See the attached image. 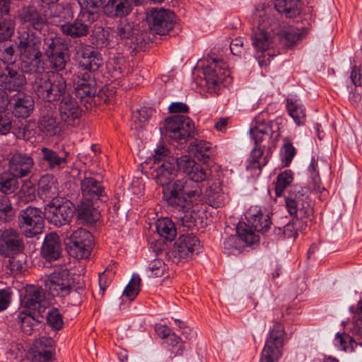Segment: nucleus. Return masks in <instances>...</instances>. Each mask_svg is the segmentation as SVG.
Returning <instances> with one entry per match:
<instances>
[{"mask_svg":"<svg viewBox=\"0 0 362 362\" xmlns=\"http://www.w3.org/2000/svg\"><path fill=\"white\" fill-rule=\"evenodd\" d=\"M11 299V293L8 290H0V312L6 310Z\"/></svg>","mask_w":362,"mask_h":362,"instance_id":"obj_61","label":"nucleus"},{"mask_svg":"<svg viewBox=\"0 0 362 362\" xmlns=\"http://www.w3.org/2000/svg\"><path fill=\"white\" fill-rule=\"evenodd\" d=\"M84 287L79 286L73 290L71 286L70 293H68V303L72 305H79L82 301V296H83Z\"/></svg>","mask_w":362,"mask_h":362,"instance_id":"obj_57","label":"nucleus"},{"mask_svg":"<svg viewBox=\"0 0 362 362\" xmlns=\"http://www.w3.org/2000/svg\"><path fill=\"white\" fill-rule=\"evenodd\" d=\"M80 192L85 200H102L106 197L103 178L93 172L83 173L80 182Z\"/></svg>","mask_w":362,"mask_h":362,"instance_id":"obj_17","label":"nucleus"},{"mask_svg":"<svg viewBox=\"0 0 362 362\" xmlns=\"http://www.w3.org/2000/svg\"><path fill=\"white\" fill-rule=\"evenodd\" d=\"M146 22L153 33L164 35L174 27L175 16L170 10L152 9L146 16Z\"/></svg>","mask_w":362,"mask_h":362,"instance_id":"obj_16","label":"nucleus"},{"mask_svg":"<svg viewBox=\"0 0 362 362\" xmlns=\"http://www.w3.org/2000/svg\"><path fill=\"white\" fill-rule=\"evenodd\" d=\"M25 250L23 235L16 230L6 229L0 235V255L10 257L21 253Z\"/></svg>","mask_w":362,"mask_h":362,"instance_id":"obj_20","label":"nucleus"},{"mask_svg":"<svg viewBox=\"0 0 362 362\" xmlns=\"http://www.w3.org/2000/svg\"><path fill=\"white\" fill-rule=\"evenodd\" d=\"M168 339V343L173 346H177V351H173V352H175L176 355H181L183 352L184 344L182 341V339L177 336L175 334L172 333Z\"/></svg>","mask_w":362,"mask_h":362,"instance_id":"obj_59","label":"nucleus"},{"mask_svg":"<svg viewBox=\"0 0 362 362\" xmlns=\"http://www.w3.org/2000/svg\"><path fill=\"white\" fill-rule=\"evenodd\" d=\"M303 36V33L299 29L288 28L283 32L281 40L285 46L291 47L300 42Z\"/></svg>","mask_w":362,"mask_h":362,"instance_id":"obj_44","label":"nucleus"},{"mask_svg":"<svg viewBox=\"0 0 362 362\" xmlns=\"http://www.w3.org/2000/svg\"><path fill=\"white\" fill-rule=\"evenodd\" d=\"M273 126L272 121H265L260 115L255 118L250 133L256 146L267 148L268 151H272L275 148L276 139H274L275 132Z\"/></svg>","mask_w":362,"mask_h":362,"instance_id":"obj_13","label":"nucleus"},{"mask_svg":"<svg viewBox=\"0 0 362 362\" xmlns=\"http://www.w3.org/2000/svg\"><path fill=\"white\" fill-rule=\"evenodd\" d=\"M97 20L96 13L80 11L74 21L61 25V31L71 38L85 37L89 34L92 24Z\"/></svg>","mask_w":362,"mask_h":362,"instance_id":"obj_18","label":"nucleus"},{"mask_svg":"<svg viewBox=\"0 0 362 362\" xmlns=\"http://www.w3.org/2000/svg\"><path fill=\"white\" fill-rule=\"evenodd\" d=\"M45 286L52 296L66 297L71 286L69 270L54 271L45 281Z\"/></svg>","mask_w":362,"mask_h":362,"instance_id":"obj_21","label":"nucleus"},{"mask_svg":"<svg viewBox=\"0 0 362 362\" xmlns=\"http://www.w3.org/2000/svg\"><path fill=\"white\" fill-rule=\"evenodd\" d=\"M69 152L64 148L59 152L42 146L40 148V163H46L49 170L62 169L68 163Z\"/></svg>","mask_w":362,"mask_h":362,"instance_id":"obj_28","label":"nucleus"},{"mask_svg":"<svg viewBox=\"0 0 362 362\" xmlns=\"http://www.w3.org/2000/svg\"><path fill=\"white\" fill-rule=\"evenodd\" d=\"M307 226V220L297 219L293 217L292 221L284 226L283 228L275 229L276 234H281L285 239H295L298 236V231Z\"/></svg>","mask_w":362,"mask_h":362,"instance_id":"obj_40","label":"nucleus"},{"mask_svg":"<svg viewBox=\"0 0 362 362\" xmlns=\"http://www.w3.org/2000/svg\"><path fill=\"white\" fill-rule=\"evenodd\" d=\"M33 167L34 160L28 153H15L8 162V171L11 175L17 178L29 176Z\"/></svg>","mask_w":362,"mask_h":362,"instance_id":"obj_24","label":"nucleus"},{"mask_svg":"<svg viewBox=\"0 0 362 362\" xmlns=\"http://www.w3.org/2000/svg\"><path fill=\"white\" fill-rule=\"evenodd\" d=\"M123 59H117L110 63L109 72L113 81L119 80L124 76L125 67Z\"/></svg>","mask_w":362,"mask_h":362,"instance_id":"obj_54","label":"nucleus"},{"mask_svg":"<svg viewBox=\"0 0 362 362\" xmlns=\"http://www.w3.org/2000/svg\"><path fill=\"white\" fill-rule=\"evenodd\" d=\"M156 230L161 237L169 241H172L177 233L174 223L168 218L156 221Z\"/></svg>","mask_w":362,"mask_h":362,"instance_id":"obj_43","label":"nucleus"},{"mask_svg":"<svg viewBox=\"0 0 362 362\" xmlns=\"http://www.w3.org/2000/svg\"><path fill=\"white\" fill-rule=\"evenodd\" d=\"M81 12L96 13L97 19L100 16V8H103L105 0H78Z\"/></svg>","mask_w":362,"mask_h":362,"instance_id":"obj_48","label":"nucleus"},{"mask_svg":"<svg viewBox=\"0 0 362 362\" xmlns=\"http://www.w3.org/2000/svg\"><path fill=\"white\" fill-rule=\"evenodd\" d=\"M45 211L28 206L22 210L18 216V226L27 238H33L43 232Z\"/></svg>","mask_w":362,"mask_h":362,"instance_id":"obj_10","label":"nucleus"},{"mask_svg":"<svg viewBox=\"0 0 362 362\" xmlns=\"http://www.w3.org/2000/svg\"><path fill=\"white\" fill-rule=\"evenodd\" d=\"M40 132L48 137L60 136L63 132V124L57 118L55 107L50 105L41 108L37 121Z\"/></svg>","mask_w":362,"mask_h":362,"instance_id":"obj_19","label":"nucleus"},{"mask_svg":"<svg viewBox=\"0 0 362 362\" xmlns=\"http://www.w3.org/2000/svg\"><path fill=\"white\" fill-rule=\"evenodd\" d=\"M286 107L289 115L293 119L297 125H302L305 122V108L298 100L287 98Z\"/></svg>","mask_w":362,"mask_h":362,"instance_id":"obj_41","label":"nucleus"},{"mask_svg":"<svg viewBox=\"0 0 362 362\" xmlns=\"http://www.w3.org/2000/svg\"><path fill=\"white\" fill-rule=\"evenodd\" d=\"M295 155V147L289 141H287L283 146L281 153L282 162L284 163V166L287 167L291 164Z\"/></svg>","mask_w":362,"mask_h":362,"instance_id":"obj_56","label":"nucleus"},{"mask_svg":"<svg viewBox=\"0 0 362 362\" xmlns=\"http://www.w3.org/2000/svg\"><path fill=\"white\" fill-rule=\"evenodd\" d=\"M71 203L62 199L51 200L46 206L45 214L48 221L55 226H64L61 233L70 229L69 223L73 216Z\"/></svg>","mask_w":362,"mask_h":362,"instance_id":"obj_11","label":"nucleus"},{"mask_svg":"<svg viewBox=\"0 0 362 362\" xmlns=\"http://www.w3.org/2000/svg\"><path fill=\"white\" fill-rule=\"evenodd\" d=\"M37 192L43 199H62L58 198V182L54 175L47 174L42 175L38 182Z\"/></svg>","mask_w":362,"mask_h":362,"instance_id":"obj_33","label":"nucleus"},{"mask_svg":"<svg viewBox=\"0 0 362 362\" xmlns=\"http://www.w3.org/2000/svg\"><path fill=\"white\" fill-rule=\"evenodd\" d=\"M36 95L41 100L53 103L60 100L66 89V82L62 75L51 72L37 74L33 82Z\"/></svg>","mask_w":362,"mask_h":362,"instance_id":"obj_3","label":"nucleus"},{"mask_svg":"<svg viewBox=\"0 0 362 362\" xmlns=\"http://www.w3.org/2000/svg\"><path fill=\"white\" fill-rule=\"evenodd\" d=\"M44 298L42 288L35 286H30L26 289L25 295L21 300L25 310L40 313L41 302Z\"/></svg>","mask_w":362,"mask_h":362,"instance_id":"obj_35","label":"nucleus"},{"mask_svg":"<svg viewBox=\"0 0 362 362\" xmlns=\"http://www.w3.org/2000/svg\"><path fill=\"white\" fill-rule=\"evenodd\" d=\"M285 202L288 214L295 218L306 220L313 214V206L307 187H291L285 197Z\"/></svg>","mask_w":362,"mask_h":362,"instance_id":"obj_5","label":"nucleus"},{"mask_svg":"<svg viewBox=\"0 0 362 362\" xmlns=\"http://www.w3.org/2000/svg\"><path fill=\"white\" fill-rule=\"evenodd\" d=\"M203 73L208 92L218 94L221 84L226 85L231 81L230 71L223 60L211 59L204 67Z\"/></svg>","mask_w":362,"mask_h":362,"instance_id":"obj_7","label":"nucleus"},{"mask_svg":"<svg viewBox=\"0 0 362 362\" xmlns=\"http://www.w3.org/2000/svg\"><path fill=\"white\" fill-rule=\"evenodd\" d=\"M11 119L6 114L0 112V134H6L11 129Z\"/></svg>","mask_w":362,"mask_h":362,"instance_id":"obj_60","label":"nucleus"},{"mask_svg":"<svg viewBox=\"0 0 362 362\" xmlns=\"http://www.w3.org/2000/svg\"><path fill=\"white\" fill-rule=\"evenodd\" d=\"M69 231L62 232V236L68 239L66 244L77 259L87 258L92 250L93 237L86 229L79 228L69 235Z\"/></svg>","mask_w":362,"mask_h":362,"instance_id":"obj_12","label":"nucleus"},{"mask_svg":"<svg viewBox=\"0 0 362 362\" xmlns=\"http://www.w3.org/2000/svg\"><path fill=\"white\" fill-rule=\"evenodd\" d=\"M152 160L151 175L162 187L170 183L177 170L187 175V177L177 179L163 188V197L169 206L178 211L188 212L201 202L203 194L201 183L208 179L209 170L189 155L180 158L170 156L169 150L163 146L155 150Z\"/></svg>","mask_w":362,"mask_h":362,"instance_id":"obj_1","label":"nucleus"},{"mask_svg":"<svg viewBox=\"0 0 362 362\" xmlns=\"http://www.w3.org/2000/svg\"><path fill=\"white\" fill-rule=\"evenodd\" d=\"M13 115L18 118H27L34 109V100L24 93L18 92L9 100Z\"/></svg>","mask_w":362,"mask_h":362,"instance_id":"obj_25","label":"nucleus"},{"mask_svg":"<svg viewBox=\"0 0 362 362\" xmlns=\"http://www.w3.org/2000/svg\"><path fill=\"white\" fill-rule=\"evenodd\" d=\"M115 33L121 39H128L134 33V24L127 18H122L117 23Z\"/></svg>","mask_w":362,"mask_h":362,"instance_id":"obj_49","label":"nucleus"},{"mask_svg":"<svg viewBox=\"0 0 362 362\" xmlns=\"http://www.w3.org/2000/svg\"><path fill=\"white\" fill-rule=\"evenodd\" d=\"M78 53L81 57L79 64L82 67L81 71H97L103 64L100 53L90 45L79 47Z\"/></svg>","mask_w":362,"mask_h":362,"instance_id":"obj_27","label":"nucleus"},{"mask_svg":"<svg viewBox=\"0 0 362 362\" xmlns=\"http://www.w3.org/2000/svg\"><path fill=\"white\" fill-rule=\"evenodd\" d=\"M168 269L167 265L163 260L156 259L150 262L146 272L149 277L156 278L163 276L168 271Z\"/></svg>","mask_w":362,"mask_h":362,"instance_id":"obj_50","label":"nucleus"},{"mask_svg":"<svg viewBox=\"0 0 362 362\" xmlns=\"http://www.w3.org/2000/svg\"><path fill=\"white\" fill-rule=\"evenodd\" d=\"M62 252V246L59 235L54 232L47 234L41 247L42 257L46 262H52L59 259Z\"/></svg>","mask_w":362,"mask_h":362,"instance_id":"obj_26","label":"nucleus"},{"mask_svg":"<svg viewBox=\"0 0 362 362\" xmlns=\"http://www.w3.org/2000/svg\"><path fill=\"white\" fill-rule=\"evenodd\" d=\"M205 196L207 204L214 208L223 206L228 200V196L222 192L221 185L218 180L214 181L208 187Z\"/></svg>","mask_w":362,"mask_h":362,"instance_id":"obj_36","label":"nucleus"},{"mask_svg":"<svg viewBox=\"0 0 362 362\" xmlns=\"http://www.w3.org/2000/svg\"><path fill=\"white\" fill-rule=\"evenodd\" d=\"M21 16L25 23L29 25L35 30L43 33L47 30L48 24L46 18L37 11L35 6H27L22 9Z\"/></svg>","mask_w":362,"mask_h":362,"instance_id":"obj_32","label":"nucleus"},{"mask_svg":"<svg viewBox=\"0 0 362 362\" xmlns=\"http://www.w3.org/2000/svg\"><path fill=\"white\" fill-rule=\"evenodd\" d=\"M26 83L23 71L13 64H8L0 74V86L9 91H18Z\"/></svg>","mask_w":362,"mask_h":362,"instance_id":"obj_23","label":"nucleus"},{"mask_svg":"<svg viewBox=\"0 0 362 362\" xmlns=\"http://www.w3.org/2000/svg\"><path fill=\"white\" fill-rule=\"evenodd\" d=\"M284 334V326L275 322L267 337L259 362H278L282 356Z\"/></svg>","mask_w":362,"mask_h":362,"instance_id":"obj_8","label":"nucleus"},{"mask_svg":"<svg viewBox=\"0 0 362 362\" xmlns=\"http://www.w3.org/2000/svg\"><path fill=\"white\" fill-rule=\"evenodd\" d=\"M164 129L170 139L183 144L194 136V124L187 116L175 115L165 120Z\"/></svg>","mask_w":362,"mask_h":362,"instance_id":"obj_9","label":"nucleus"},{"mask_svg":"<svg viewBox=\"0 0 362 362\" xmlns=\"http://www.w3.org/2000/svg\"><path fill=\"white\" fill-rule=\"evenodd\" d=\"M141 281V278L138 274H133L123 291V296L129 300H134L140 292Z\"/></svg>","mask_w":362,"mask_h":362,"instance_id":"obj_46","label":"nucleus"},{"mask_svg":"<svg viewBox=\"0 0 362 362\" xmlns=\"http://www.w3.org/2000/svg\"><path fill=\"white\" fill-rule=\"evenodd\" d=\"M47 325L54 330H60L64 327L63 317L57 308H50L46 315Z\"/></svg>","mask_w":362,"mask_h":362,"instance_id":"obj_47","label":"nucleus"},{"mask_svg":"<svg viewBox=\"0 0 362 362\" xmlns=\"http://www.w3.org/2000/svg\"><path fill=\"white\" fill-rule=\"evenodd\" d=\"M211 144L206 141H196L194 145V156L204 163L207 162L210 157Z\"/></svg>","mask_w":362,"mask_h":362,"instance_id":"obj_52","label":"nucleus"},{"mask_svg":"<svg viewBox=\"0 0 362 362\" xmlns=\"http://www.w3.org/2000/svg\"><path fill=\"white\" fill-rule=\"evenodd\" d=\"M76 96L81 103H90L96 93L95 83L88 71H77L74 75Z\"/></svg>","mask_w":362,"mask_h":362,"instance_id":"obj_22","label":"nucleus"},{"mask_svg":"<svg viewBox=\"0 0 362 362\" xmlns=\"http://www.w3.org/2000/svg\"><path fill=\"white\" fill-rule=\"evenodd\" d=\"M335 342L341 350L346 351L349 349V344L352 347L351 343L353 342V339L347 334L337 333L335 338Z\"/></svg>","mask_w":362,"mask_h":362,"instance_id":"obj_58","label":"nucleus"},{"mask_svg":"<svg viewBox=\"0 0 362 362\" xmlns=\"http://www.w3.org/2000/svg\"><path fill=\"white\" fill-rule=\"evenodd\" d=\"M168 110L172 113H187L189 112L188 106L181 102L172 103L169 105Z\"/></svg>","mask_w":362,"mask_h":362,"instance_id":"obj_63","label":"nucleus"},{"mask_svg":"<svg viewBox=\"0 0 362 362\" xmlns=\"http://www.w3.org/2000/svg\"><path fill=\"white\" fill-rule=\"evenodd\" d=\"M41 316L39 313L23 309L18 312L16 320L21 325L22 330L28 335H30L33 327L40 322Z\"/></svg>","mask_w":362,"mask_h":362,"instance_id":"obj_39","label":"nucleus"},{"mask_svg":"<svg viewBox=\"0 0 362 362\" xmlns=\"http://www.w3.org/2000/svg\"><path fill=\"white\" fill-rule=\"evenodd\" d=\"M42 49L49 67L56 72L63 71L70 61L67 45L54 34L43 38Z\"/></svg>","mask_w":362,"mask_h":362,"instance_id":"obj_6","label":"nucleus"},{"mask_svg":"<svg viewBox=\"0 0 362 362\" xmlns=\"http://www.w3.org/2000/svg\"><path fill=\"white\" fill-rule=\"evenodd\" d=\"M258 241V237L248 229L244 223H239L236 228V234L227 237L223 241L224 252L229 254L238 253L245 245H252Z\"/></svg>","mask_w":362,"mask_h":362,"instance_id":"obj_14","label":"nucleus"},{"mask_svg":"<svg viewBox=\"0 0 362 362\" xmlns=\"http://www.w3.org/2000/svg\"><path fill=\"white\" fill-rule=\"evenodd\" d=\"M94 200H85L82 198L77 208V217L87 223H93L99 218L98 210L94 207Z\"/></svg>","mask_w":362,"mask_h":362,"instance_id":"obj_37","label":"nucleus"},{"mask_svg":"<svg viewBox=\"0 0 362 362\" xmlns=\"http://www.w3.org/2000/svg\"><path fill=\"white\" fill-rule=\"evenodd\" d=\"M34 351L30 362H49L54 353V341L50 337H42L33 344Z\"/></svg>","mask_w":362,"mask_h":362,"instance_id":"obj_31","label":"nucleus"},{"mask_svg":"<svg viewBox=\"0 0 362 362\" xmlns=\"http://www.w3.org/2000/svg\"><path fill=\"white\" fill-rule=\"evenodd\" d=\"M274 22V18H270L266 15L255 14L253 17V25L252 34V45L255 49L262 54V57H258L259 64L261 66H266L267 62L269 61L270 54L268 53L269 57L265 59L266 54L264 52L269 49L271 42V32L273 30L272 28V23Z\"/></svg>","mask_w":362,"mask_h":362,"instance_id":"obj_4","label":"nucleus"},{"mask_svg":"<svg viewBox=\"0 0 362 362\" xmlns=\"http://www.w3.org/2000/svg\"><path fill=\"white\" fill-rule=\"evenodd\" d=\"M13 214V207L8 197H0V219L8 221Z\"/></svg>","mask_w":362,"mask_h":362,"instance_id":"obj_55","label":"nucleus"},{"mask_svg":"<svg viewBox=\"0 0 362 362\" xmlns=\"http://www.w3.org/2000/svg\"><path fill=\"white\" fill-rule=\"evenodd\" d=\"M244 39L235 38L230 42V49L234 55H240L243 51Z\"/></svg>","mask_w":362,"mask_h":362,"instance_id":"obj_62","label":"nucleus"},{"mask_svg":"<svg viewBox=\"0 0 362 362\" xmlns=\"http://www.w3.org/2000/svg\"><path fill=\"white\" fill-rule=\"evenodd\" d=\"M248 226L260 233H265L269 228L272 221L269 214L258 206L251 207L245 214Z\"/></svg>","mask_w":362,"mask_h":362,"instance_id":"obj_30","label":"nucleus"},{"mask_svg":"<svg viewBox=\"0 0 362 362\" xmlns=\"http://www.w3.org/2000/svg\"><path fill=\"white\" fill-rule=\"evenodd\" d=\"M200 250V242L197 236L193 234L182 235L174 243L170 257L174 263L178 264L182 259L198 254Z\"/></svg>","mask_w":362,"mask_h":362,"instance_id":"obj_15","label":"nucleus"},{"mask_svg":"<svg viewBox=\"0 0 362 362\" xmlns=\"http://www.w3.org/2000/svg\"><path fill=\"white\" fill-rule=\"evenodd\" d=\"M59 112L62 122L68 125H73L81 115V110L77 102L69 95L62 99Z\"/></svg>","mask_w":362,"mask_h":362,"instance_id":"obj_29","label":"nucleus"},{"mask_svg":"<svg viewBox=\"0 0 362 362\" xmlns=\"http://www.w3.org/2000/svg\"><path fill=\"white\" fill-rule=\"evenodd\" d=\"M274 6L287 18H294L300 13L298 0H274Z\"/></svg>","mask_w":362,"mask_h":362,"instance_id":"obj_42","label":"nucleus"},{"mask_svg":"<svg viewBox=\"0 0 362 362\" xmlns=\"http://www.w3.org/2000/svg\"><path fill=\"white\" fill-rule=\"evenodd\" d=\"M266 148L263 146H256L251 151L250 156L247 159V169L253 170H261L262 168L266 165L268 162V158L270 156L272 151H268L267 153L264 156V150Z\"/></svg>","mask_w":362,"mask_h":362,"instance_id":"obj_38","label":"nucleus"},{"mask_svg":"<svg viewBox=\"0 0 362 362\" xmlns=\"http://www.w3.org/2000/svg\"><path fill=\"white\" fill-rule=\"evenodd\" d=\"M15 23L11 19L0 16V41L9 39L14 32Z\"/></svg>","mask_w":362,"mask_h":362,"instance_id":"obj_53","label":"nucleus"},{"mask_svg":"<svg viewBox=\"0 0 362 362\" xmlns=\"http://www.w3.org/2000/svg\"><path fill=\"white\" fill-rule=\"evenodd\" d=\"M358 76H361V68L359 66H354L351 71V80L354 86L362 87V78L360 79Z\"/></svg>","mask_w":362,"mask_h":362,"instance_id":"obj_64","label":"nucleus"},{"mask_svg":"<svg viewBox=\"0 0 362 362\" xmlns=\"http://www.w3.org/2000/svg\"><path fill=\"white\" fill-rule=\"evenodd\" d=\"M17 177L13 175H0V191L4 194H11L18 187Z\"/></svg>","mask_w":362,"mask_h":362,"instance_id":"obj_51","label":"nucleus"},{"mask_svg":"<svg viewBox=\"0 0 362 362\" xmlns=\"http://www.w3.org/2000/svg\"><path fill=\"white\" fill-rule=\"evenodd\" d=\"M103 8V13L110 18H122L132 10L129 0H108Z\"/></svg>","mask_w":362,"mask_h":362,"instance_id":"obj_34","label":"nucleus"},{"mask_svg":"<svg viewBox=\"0 0 362 362\" xmlns=\"http://www.w3.org/2000/svg\"><path fill=\"white\" fill-rule=\"evenodd\" d=\"M14 43L24 71H36L43 54L41 37L30 28L23 27L18 29Z\"/></svg>","mask_w":362,"mask_h":362,"instance_id":"obj_2","label":"nucleus"},{"mask_svg":"<svg viewBox=\"0 0 362 362\" xmlns=\"http://www.w3.org/2000/svg\"><path fill=\"white\" fill-rule=\"evenodd\" d=\"M293 177L291 170H285L281 173L276 179L275 194L276 197L282 196L285 189L293 182Z\"/></svg>","mask_w":362,"mask_h":362,"instance_id":"obj_45","label":"nucleus"}]
</instances>
